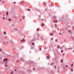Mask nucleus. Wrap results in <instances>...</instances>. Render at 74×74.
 Instances as JSON below:
<instances>
[{
    "mask_svg": "<svg viewBox=\"0 0 74 74\" xmlns=\"http://www.w3.org/2000/svg\"><path fill=\"white\" fill-rule=\"evenodd\" d=\"M51 40H53V38H51Z\"/></svg>",
    "mask_w": 74,
    "mask_h": 74,
    "instance_id": "29",
    "label": "nucleus"
},
{
    "mask_svg": "<svg viewBox=\"0 0 74 74\" xmlns=\"http://www.w3.org/2000/svg\"><path fill=\"white\" fill-rule=\"evenodd\" d=\"M73 28H74V27H73Z\"/></svg>",
    "mask_w": 74,
    "mask_h": 74,
    "instance_id": "42",
    "label": "nucleus"
},
{
    "mask_svg": "<svg viewBox=\"0 0 74 74\" xmlns=\"http://www.w3.org/2000/svg\"><path fill=\"white\" fill-rule=\"evenodd\" d=\"M65 55V54H62L63 56V55Z\"/></svg>",
    "mask_w": 74,
    "mask_h": 74,
    "instance_id": "30",
    "label": "nucleus"
},
{
    "mask_svg": "<svg viewBox=\"0 0 74 74\" xmlns=\"http://www.w3.org/2000/svg\"><path fill=\"white\" fill-rule=\"evenodd\" d=\"M53 22L54 23H57V22H58V21H57V20H56L54 21Z\"/></svg>",
    "mask_w": 74,
    "mask_h": 74,
    "instance_id": "2",
    "label": "nucleus"
},
{
    "mask_svg": "<svg viewBox=\"0 0 74 74\" xmlns=\"http://www.w3.org/2000/svg\"><path fill=\"white\" fill-rule=\"evenodd\" d=\"M66 41V40H64V41Z\"/></svg>",
    "mask_w": 74,
    "mask_h": 74,
    "instance_id": "35",
    "label": "nucleus"
},
{
    "mask_svg": "<svg viewBox=\"0 0 74 74\" xmlns=\"http://www.w3.org/2000/svg\"><path fill=\"white\" fill-rule=\"evenodd\" d=\"M15 71H16V69H15Z\"/></svg>",
    "mask_w": 74,
    "mask_h": 74,
    "instance_id": "36",
    "label": "nucleus"
},
{
    "mask_svg": "<svg viewBox=\"0 0 74 74\" xmlns=\"http://www.w3.org/2000/svg\"><path fill=\"white\" fill-rule=\"evenodd\" d=\"M27 10L28 11H30V9H27Z\"/></svg>",
    "mask_w": 74,
    "mask_h": 74,
    "instance_id": "21",
    "label": "nucleus"
},
{
    "mask_svg": "<svg viewBox=\"0 0 74 74\" xmlns=\"http://www.w3.org/2000/svg\"><path fill=\"white\" fill-rule=\"evenodd\" d=\"M8 20H9V21H11V19H10V18H9Z\"/></svg>",
    "mask_w": 74,
    "mask_h": 74,
    "instance_id": "15",
    "label": "nucleus"
},
{
    "mask_svg": "<svg viewBox=\"0 0 74 74\" xmlns=\"http://www.w3.org/2000/svg\"><path fill=\"white\" fill-rule=\"evenodd\" d=\"M37 31H38V30H39V29H37Z\"/></svg>",
    "mask_w": 74,
    "mask_h": 74,
    "instance_id": "23",
    "label": "nucleus"
},
{
    "mask_svg": "<svg viewBox=\"0 0 74 74\" xmlns=\"http://www.w3.org/2000/svg\"><path fill=\"white\" fill-rule=\"evenodd\" d=\"M71 66H73V64H72Z\"/></svg>",
    "mask_w": 74,
    "mask_h": 74,
    "instance_id": "31",
    "label": "nucleus"
},
{
    "mask_svg": "<svg viewBox=\"0 0 74 74\" xmlns=\"http://www.w3.org/2000/svg\"><path fill=\"white\" fill-rule=\"evenodd\" d=\"M7 62H5V64H7Z\"/></svg>",
    "mask_w": 74,
    "mask_h": 74,
    "instance_id": "27",
    "label": "nucleus"
},
{
    "mask_svg": "<svg viewBox=\"0 0 74 74\" xmlns=\"http://www.w3.org/2000/svg\"><path fill=\"white\" fill-rule=\"evenodd\" d=\"M25 39H23L21 41V42H23V41H25Z\"/></svg>",
    "mask_w": 74,
    "mask_h": 74,
    "instance_id": "3",
    "label": "nucleus"
},
{
    "mask_svg": "<svg viewBox=\"0 0 74 74\" xmlns=\"http://www.w3.org/2000/svg\"><path fill=\"white\" fill-rule=\"evenodd\" d=\"M14 4H15V3H16V2H14Z\"/></svg>",
    "mask_w": 74,
    "mask_h": 74,
    "instance_id": "34",
    "label": "nucleus"
},
{
    "mask_svg": "<svg viewBox=\"0 0 74 74\" xmlns=\"http://www.w3.org/2000/svg\"><path fill=\"white\" fill-rule=\"evenodd\" d=\"M6 15H8V12H7L6 13Z\"/></svg>",
    "mask_w": 74,
    "mask_h": 74,
    "instance_id": "13",
    "label": "nucleus"
},
{
    "mask_svg": "<svg viewBox=\"0 0 74 74\" xmlns=\"http://www.w3.org/2000/svg\"><path fill=\"white\" fill-rule=\"evenodd\" d=\"M57 41V39L56 40V42Z\"/></svg>",
    "mask_w": 74,
    "mask_h": 74,
    "instance_id": "33",
    "label": "nucleus"
},
{
    "mask_svg": "<svg viewBox=\"0 0 74 74\" xmlns=\"http://www.w3.org/2000/svg\"><path fill=\"white\" fill-rule=\"evenodd\" d=\"M54 67L55 69H56V66H54Z\"/></svg>",
    "mask_w": 74,
    "mask_h": 74,
    "instance_id": "26",
    "label": "nucleus"
},
{
    "mask_svg": "<svg viewBox=\"0 0 74 74\" xmlns=\"http://www.w3.org/2000/svg\"><path fill=\"white\" fill-rule=\"evenodd\" d=\"M63 62V60H61V62H62H62Z\"/></svg>",
    "mask_w": 74,
    "mask_h": 74,
    "instance_id": "20",
    "label": "nucleus"
},
{
    "mask_svg": "<svg viewBox=\"0 0 74 74\" xmlns=\"http://www.w3.org/2000/svg\"><path fill=\"white\" fill-rule=\"evenodd\" d=\"M8 59L7 58H5L3 60V62H6V61H8Z\"/></svg>",
    "mask_w": 74,
    "mask_h": 74,
    "instance_id": "1",
    "label": "nucleus"
},
{
    "mask_svg": "<svg viewBox=\"0 0 74 74\" xmlns=\"http://www.w3.org/2000/svg\"><path fill=\"white\" fill-rule=\"evenodd\" d=\"M34 70H35V69H34Z\"/></svg>",
    "mask_w": 74,
    "mask_h": 74,
    "instance_id": "40",
    "label": "nucleus"
},
{
    "mask_svg": "<svg viewBox=\"0 0 74 74\" xmlns=\"http://www.w3.org/2000/svg\"><path fill=\"white\" fill-rule=\"evenodd\" d=\"M1 1V0H0V1Z\"/></svg>",
    "mask_w": 74,
    "mask_h": 74,
    "instance_id": "37",
    "label": "nucleus"
},
{
    "mask_svg": "<svg viewBox=\"0 0 74 74\" xmlns=\"http://www.w3.org/2000/svg\"><path fill=\"white\" fill-rule=\"evenodd\" d=\"M63 47H64V46H63Z\"/></svg>",
    "mask_w": 74,
    "mask_h": 74,
    "instance_id": "38",
    "label": "nucleus"
},
{
    "mask_svg": "<svg viewBox=\"0 0 74 74\" xmlns=\"http://www.w3.org/2000/svg\"><path fill=\"white\" fill-rule=\"evenodd\" d=\"M41 26H42V27L44 26V24H42L41 25Z\"/></svg>",
    "mask_w": 74,
    "mask_h": 74,
    "instance_id": "5",
    "label": "nucleus"
},
{
    "mask_svg": "<svg viewBox=\"0 0 74 74\" xmlns=\"http://www.w3.org/2000/svg\"><path fill=\"white\" fill-rule=\"evenodd\" d=\"M64 51H63V50H61V53H62V52H63Z\"/></svg>",
    "mask_w": 74,
    "mask_h": 74,
    "instance_id": "16",
    "label": "nucleus"
},
{
    "mask_svg": "<svg viewBox=\"0 0 74 74\" xmlns=\"http://www.w3.org/2000/svg\"><path fill=\"white\" fill-rule=\"evenodd\" d=\"M59 34L60 35H62V34L61 33H59Z\"/></svg>",
    "mask_w": 74,
    "mask_h": 74,
    "instance_id": "25",
    "label": "nucleus"
},
{
    "mask_svg": "<svg viewBox=\"0 0 74 74\" xmlns=\"http://www.w3.org/2000/svg\"><path fill=\"white\" fill-rule=\"evenodd\" d=\"M22 18L23 19H25V16H23Z\"/></svg>",
    "mask_w": 74,
    "mask_h": 74,
    "instance_id": "22",
    "label": "nucleus"
},
{
    "mask_svg": "<svg viewBox=\"0 0 74 74\" xmlns=\"http://www.w3.org/2000/svg\"><path fill=\"white\" fill-rule=\"evenodd\" d=\"M53 33H51V34H50V35H51V36H52L53 35Z\"/></svg>",
    "mask_w": 74,
    "mask_h": 74,
    "instance_id": "11",
    "label": "nucleus"
},
{
    "mask_svg": "<svg viewBox=\"0 0 74 74\" xmlns=\"http://www.w3.org/2000/svg\"><path fill=\"white\" fill-rule=\"evenodd\" d=\"M47 58L48 59H49V56H48L47 57Z\"/></svg>",
    "mask_w": 74,
    "mask_h": 74,
    "instance_id": "4",
    "label": "nucleus"
},
{
    "mask_svg": "<svg viewBox=\"0 0 74 74\" xmlns=\"http://www.w3.org/2000/svg\"><path fill=\"white\" fill-rule=\"evenodd\" d=\"M69 66H68V65H66L65 66V67H68Z\"/></svg>",
    "mask_w": 74,
    "mask_h": 74,
    "instance_id": "17",
    "label": "nucleus"
},
{
    "mask_svg": "<svg viewBox=\"0 0 74 74\" xmlns=\"http://www.w3.org/2000/svg\"><path fill=\"white\" fill-rule=\"evenodd\" d=\"M2 51H3V50H2V49H0V52H2Z\"/></svg>",
    "mask_w": 74,
    "mask_h": 74,
    "instance_id": "6",
    "label": "nucleus"
},
{
    "mask_svg": "<svg viewBox=\"0 0 74 74\" xmlns=\"http://www.w3.org/2000/svg\"><path fill=\"white\" fill-rule=\"evenodd\" d=\"M3 19H5V18L4 17L3 18Z\"/></svg>",
    "mask_w": 74,
    "mask_h": 74,
    "instance_id": "28",
    "label": "nucleus"
},
{
    "mask_svg": "<svg viewBox=\"0 0 74 74\" xmlns=\"http://www.w3.org/2000/svg\"><path fill=\"white\" fill-rule=\"evenodd\" d=\"M71 32V30H69V32Z\"/></svg>",
    "mask_w": 74,
    "mask_h": 74,
    "instance_id": "32",
    "label": "nucleus"
},
{
    "mask_svg": "<svg viewBox=\"0 0 74 74\" xmlns=\"http://www.w3.org/2000/svg\"><path fill=\"white\" fill-rule=\"evenodd\" d=\"M34 45V43H32V45Z\"/></svg>",
    "mask_w": 74,
    "mask_h": 74,
    "instance_id": "24",
    "label": "nucleus"
},
{
    "mask_svg": "<svg viewBox=\"0 0 74 74\" xmlns=\"http://www.w3.org/2000/svg\"><path fill=\"white\" fill-rule=\"evenodd\" d=\"M14 73V72L12 71L11 73H10V74H12Z\"/></svg>",
    "mask_w": 74,
    "mask_h": 74,
    "instance_id": "8",
    "label": "nucleus"
},
{
    "mask_svg": "<svg viewBox=\"0 0 74 74\" xmlns=\"http://www.w3.org/2000/svg\"><path fill=\"white\" fill-rule=\"evenodd\" d=\"M69 50H70V49H68Z\"/></svg>",
    "mask_w": 74,
    "mask_h": 74,
    "instance_id": "39",
    "label": "nucleus"
},
{
    "mask_svg": "<svg viewBox=\"0 0 74 74\" xmlns=\"http://www.w3.org/2000/svg\"><path fill=\"white\" fill-rule=\"evenodd\" d=\"M39 50H40V51H41V48H39Z\"/></svg>",
    "mask_w": 74,
    "mask_h": 74,
    "instance_id": "19",
    "label": "nucleus"
},
{
    "mask_svg": "<svg viewBox=\"0 0 74 74\" xmlns=\"http://www.w3.org/2000/svg\"><path fill=\"white\" fill-rule=\"evenodd\" d=\"M55 26H56V27H57V26H58V25H57L56 24H55Z\"/></svg>",
    "mask_w": 74,
    "mask_h": 74,
    "instance_id": "10",
    "label": "nucleus"
},
{
    "mask_svg": "<svg viewBox=\"0 0 74 74\" xmlns=\"http://www.w3.org/2000/svg\"><path fill=\"white\" fill-rule=\"evenodd\" d=\"M2 3H3V4H4V3H5L4 1H2Z\"/></svg>",
    "mask_w": 74,
    "mask_h": 74,
    "instance_id": "12",
    "label": "nucleus"
},
{
    "mask_svg": "<svg viewBox=\"0 0 74 74\" xmlns=\"http://www.w3.org/2000/svg\"><path fill=\"white\" fill-rule=\"evenodd\" d=\"M73 52H74V50H73Z\"/></svg>",
    "mask_w": 74,
    "mask_h": 74,
    "instance_id": "41",
    "label": "nucleus"
},
{
    "mask_svg": "<svg viewBox=\"0 0 74 74\" xmlns=\"http://www.w3.org/2000/svg\"><path fill=\"white\" fill-rule=\"evenodd\" d=\"M3 33L4 34H6V32H4Z\"/></svg>",
    "mask_w": 74,
    "mask_h": 74,
    "instance_id": "14",
    "label": "nucleus"
},
{
    "mask_svg": "<svg viewBox=\"0 0 74 74\" xmlns=\"http://www.w3.org/2000/svg\"><path fill=\"white\" fill-rule=\"evenodd\" d=\"M71 71H72V72L73 71V69L72 68H71Z\"/></svg>",
    "mask_w": 74,
    "mask_h": 74,
    "instance_id": "7",
    "label": "nucleus"
},
{
    "mask_svg": "<svg viewBox=\"0 0 74 74\" xmlns=\"http://www.w3.org/2000/svg\"><path fill=\"white\" fill-rule=\"evenodd\" d=\"M58 49L60 48V47H59V46H58Z\"/></svg>",
    "mask_w": 74,
    "mask_h": 74,
    "instance_id": "18",
    "label": "nucleus"
},
{
    "mask_svg": "<svg viewBox=\"0 0 74 74\" xmlns=\"http://www.w3.org/2000/svg\"><path fill=\"white\" fill-rule=\"evenodd\" d=\"M5 67H7V66H8V65H7V64H5Z\"/></svg>",
    "mask_w": 74,
    "mask_h": 74,
    "instance_id": "9",
    "label": "nucleus"
}]
</instances>
